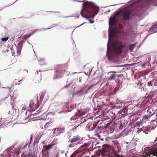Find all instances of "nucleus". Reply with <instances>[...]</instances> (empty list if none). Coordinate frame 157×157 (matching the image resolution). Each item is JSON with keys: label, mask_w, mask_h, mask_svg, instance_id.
Wrapping results in <instances>:
<instances>
[{"label": "nucleus", "mask_w": 157, "mask_h": 157, "mask_svg": "<svg viewBox=\"0 0 157 157\" xmlns=\"http://www.w3.org/2000/svg\"><path fill=\"white\" fill-rule=\"evenodd\" d=\"M86 1L83 4L82 10L81 12L82 16L86 17L87 15H92L94 16L96 15L99 10L98 7L93 3Z\"/></svg>", "instance_id": "f257e3e1"}, {"label": "nucleus", "mask_w": 157, "mask_h": 157, "mask_svg": "<svg viewBox=\"0 0 157 157\" xmlns=\"http://www.w3.org/2000/svg\"><path fill=\"white\" fill-rule=\"evenodd\" d=\"M40 104L37 98V99H33L30 102L29 107L31 108V111H33L38 108Z\"/></svg>", "instance_id": "f03ea898"}, {"label": "nucleus", "mask_w": 157, "mask_h": 157, "mask_svg": "<svg viewBox=\"0 0 157 157\" xmlns=\"http://www.w3.org/2000/svg\"><path fill=\"white\" fill-rule=\"evenodd\" d=\"M124 48V46L121 43H116L113 44L112 48L114 51L117 53L120 54L122 52V48Z\"/></svg>", "instance_id": "7ed1b4c3"}, {"label": "nucleus", "mask_w": 157, "mask_h": 157, "mask_svg": "<svg viewBox=\"0 0 157 157\" xmlns=\"http://www.w3.org/2000/svg\"><path fill=\"white\" fill-rule=\"evenodd\" d=\"M155 82H157V79L155 80L149 82L147 83H145L144 84V87L143 90H147L150 89V87L153 86L157 85V83H155Z\"/></svg>", "instance_id": "20e7f679"}, {"label": "nucleus", "mask_w": 157, "mask_h": 157, "mask_svg": "<svg viewBox=\"0 0 157 157\" xmlns=\"http://www.w3.org/2000/svg\"><path fill=\"white\" fill-rule=\"evenodd\" d=\"M62 129L61 128H58L57 129H53L51 133H52V135L51 136L53 137L55 136H57L60 133Z\"/></svg>", "instance_id": "39448f33"}, {"label": "nucleus", "mask_w": 157, "mask_h": 157, "mask_svg": "<svg viewBox=\"0 0 157 157\" xmlns=\"http://www.w3.org/2000/svg\"><path fill=\"white\" fill-rule=\"evenodd\" d=\"M80 138L81 137L79 135H77L76 136H74L72 139H70L69 141L72 144H74L76 142L79 140Z\"/></svg>", "instance_id": "423d86ee"}, {"label": "nucleus", "mask_w": 157, "mask_h": 157, "mask_svg": "<svg viewBox=\"0 0 157 157\" xmlns=\"http://www.w3.org/2000/svg\"><path fill=\"white\" fill-rule=\"evenodd\" d=\"M131 12L130 11L127 10L125 11L123 13V17L124 20H128L130 18Z\"/></svg>", "instance_id": "0eeeda50"}, {"label": "nucleus", "mask_w": 157, "mask_h": 157, "mask_svg": "<svg viewBox=\"0 0 157 157\" xmlns=\"http://www.w3.org/2000/svg\"><path fill=\"white\" fill-rule=\"evenodd\" d=\"M142 80L140 82H138L134 84V86L136 88H138L140 89H142V85L143 83L142 82Z\"/></svg>", "instance_id": "6e6552de"}, {"label": "nucleus", "mask_w": 157, "mask_h": 157, "mask_svg": "<svg viewBox=\"0 0 157 157\" xmlns=\"http://www.w3.org/2000/svg\"><path fill=\"white\" fill-rule=\"evenodd\" d=\"M34 156L35 154L32 153L27 154H25L23 153L21 154V157H34Z\"/></svg>", "instance_id": "1a4fd4ad"}, {"label": "nucleus", "mask_w": 157, "mask_h": 157, "mask_svg": "<svg viewBox=\"0 0 157 157\" xmlns=\"http://www.w3.org/2000/svg\"><path fill=\"white\" fill-rule=\"evenodd\" d=\"M41 79V75H38V72L37 73V75L35 76L34 77V80L35 81H37L38 82H40Z\"/></svg>", "instance_id": "9d476101"}, {"label": "nucleus", "mask_w": 157, "mask_h": 157, "mask_svg": "<svg viewBox=\"0 0 157 157\" xmlns=\"http://www.w3.org/2000/svg\"><path fill=\"white\" fill-rule=\"evenodd\" d=\"M110 72L113 73L111 74V75L109 77V79L110 80H114L115 77L117 76V75L116 74V72L115 71H111Z\"/></svg>", "instance_id": "9b49d317"}, {"label": "nucleus", "mask_w": 157, "mask_h": 157, "mask_svg": "<svg viewBox=\"0 0 157 157\" xmlns=\"http://www.w3.org/2000/svg\"><path fill=\"white\" fill-rule=\"evenodd\" d=\"M22 79V78H16L15 79V80H14V83L15 85H19L20 84V83H19V82L21 81Z\"/></svg>", "instance_id": "f8f14e48"}, {"label": "nucleus", "mask_w": 157, "mask_h": 157, "mask_svg": "<svg viewBox=\"0 0 157 157\" xmlns=\"http://www.w3.org/2000/svg\"><path fill=\"white\" fill-rule=\"evenodd\" d=\"M116 21L115 17H111L109 18V23L110 25H113L114 24Z\"/></svg>", "instance_id": "ddd939ff"}, {"label": "nucleus", "mask_w": 157, "mask_h": 157, "mask_svg": "<svg viewBox=\"0 0 157 157\" xmlns=\"http://www.w3.org/2000/svg\"><path fill=\"white\" fill-rule=\"evenodd\" d=\"M156 28H157V24H155L152 25L151 27L149 29V31H152Z\"/></svg>", "instance_id": "4468645a"}, {"label": "nucleus", "mask_w": 157, "mask_h": 157, "mask_svg": "<svg viewBox=\"0 0 157 157\" xmlns=\"http://www.w3.org/2000/svg\"><path fill=\"white\" fill-rule=\"evenodd\" d=\"M135 46V44H132L129 48V50L130 52H132Z\"/></svg>", "instance_id": "2eb2a0df"}, {"label": "nucleus", "mask_w": 157, "mask_h": 157, "mask_svg": "<svg viewBox=\"0 0 157 157\" xmlns=\"http://www.w3.org/2000/svg\"><path fill=\"white\" fill-rule=\"evenodd\" d=\"M49 149V145L45 146H44L43 149V151H48Z\"/></svg>", "instance_id": "dca6fc26"}, {"label": "nucleus", "mask_w": 157, "mask_h": 157, "mask_svg": "<svg viewBox=\"0 0 157 157\" xmlns=\"http://www.w3.org/2000/svg\"><path fill=\"white\" fill-rule=\"evenodd\" d=\"M121 11H117L116 12L114 16V17L116 18L117 16L118 15L121 13Z\"/></svg>", "instance_id": "f3484780"}, {"label": "nucleus", "mask_w": 157, "mask_h": 157, "mask_svg": "<svg viewBox=\"0 0 157 157\" xmlns=\"http://www.w3.org/2000/svg\"><path fill=\"white\" fill-rule=\"evenodd\" d=\"M8 37L2 38L1 39V40L2 41H6L8 40Z\"/></svg>", "instance_id": "a211bd4d"}, {"label": "nucleus", "mask_w": 157, "mask_h": 157, "mask_svg": "<svg viewBox=\"0 0 157 157\" xmlns=\"http://www.w3.org/2000/svg\"><path fill=\"white\" fill-rule=\"evenodd\" d=\"M141 124L142 123L141 122L137 121L136 123V126L139 127Z\"/></svg>", "instance_id": "6ab92c4d"}, {"label": "nucleus", "mask_w": 157, "mask_h": 157, "mask_svg": "<svg viewBox=\"0 0 157 157\" xmlns=\"http://www.w3.org/2000/svg\"><path fill=\"white\" fill-rule=\"evenodd\" d=\"M79 125L77 126H74V127L72 128V131H73L74 132V130H76L77 128V127L79 126Z\"/></svg>", "instance_id": "aec40b11"}, {"label": "nucleus", "mask_w": 157, "mask_h": 157, "mask_svg": "<svg viewBox=\"0 0 157 157\" xmlns=\"http://www.w3.org/2000/svg\"><path fill=\"white\" fill-rule=\"evenodd\" d=\"M49 126V123L48 122L46 123L45 126V129L48 128V126Z\"/></svg>", "instance_id": "412c9836"}, {"label": "nucleus", "mask_w": 157, "mask_h": 157, "mask_svg": "<svg viewBox=\"0 0 157 157\" xmlns=\"http://www.w3.org/2000/svg\"><path fill=\"white\" fill-rule=\"evenodd\" d=\"M21 52V50L20 48L18 49L17 51V54L18 55H20V54Z\"/></svg>", "instance_id": "4be33fe9"}, {"label": "nucleus", "mask_w": 157, "mask_h": 157, "mask_svg": "<svg viewBox=\"0 0 157 157\" xmlns=\"http://www.w3.org/2000/svg\"><path fill=\"white\" fill-rule=\"evenodd\" d=\"M93 126V128H90V129L91 130H93L95 128L96 126L94 125V124H92Z\"/></svg>", "instance_id": "5701e85b"}, {"label": "nucleus", "mask_w": 157, "mask_h": 157, "mask_svg": "<svg viewBox=\"0 0 157 157\" xmlns=\"http://www.w3.org/2000/svg\"><path fill=\"white\" fill-rule=\"evenodd\" d=\"M115 157H121V156L117 154H115L114 155Z\"/></svg>", "instance_id": "b1692460"}, {"label": "nucleus", "mask_w": 157, "mask_h": 157, "mask_svg": "<svg viewBox=\"0 0 157 157\" xmlns=\"http://www.w3.org/2000/svg\"><path fill=\"white\" fill-rule=\"evenodd\" d=\"M89 21L91 23H93L94 22V21H92L91 19H89Z\"/></svg>", "instance_id": "393cba45"}, {"label": "nucleus", "mask_w": 157, "mask_h": 157, "mask_svg": "<svg viewBox=\"0 0 157 157\" xmlns=\"http://www.w3.org/2000/svg\"><path fill=\"white\" fill-rule=\"evenodd\" d=\"M42 61H40V65H44V64H43L42 63Z\"/></svg>", "instance_id": "a878e982"}, {"label": "nucleus", "mask_w": 157, "mask_h": 157, "mask_svg": "<svg viewBox=\"0 0 157 157\" xmlns=\"http://www.w3.org/2000/svg\"><path fill=\"white\" fill-rule=\"evenodd\" d=\"M7 157H11V156L10 155H7Z\"/></svg>", "instance_id": "bb28decb"}, {"label": "nucleus", "mask_w": 157, "mask_h": 157, "mask_svg": "<svg viewBox=\"0 0 157 157\" xmlns=\"http://www.w3.org/2000/svg\"><path fill=\"white\" fill-rule=\"evenodd\" d=\"M121 75H117V76L118 77H121Z\"/></svg>", "instance_id": "cd10ccee"}, {"label": "nucleus", "mask_w": 157, "mask_h": 157, "mask_svg": "<svg viewBox=\"0 0 157 157\" xmlns=\"http://www.w3.org/2000/svg\"><path fill=\"white\" fill-rule=\"evenodd\" d=\"M83 90L82 89V90H79V92L80 93V92H82Z\"/></svg>", "instance_id": "c85d7f7f"}, {"label": "nucleus", "mask_w": 157, "mask_h": 157, "mask_svg": "<svg viewBox=\"0 0 157 157\" xmlns=\"http://www.w3.org/2000/svg\"><path fill=\"white\" fill-rule=\"evenodd\" d=\"M91 124H91V123H89V124H88V127H89V126L90 125H91Z\"/></svg>", "instance_id": "c756f323"}, {"label": "nucleus", "mask_w": 157, "mask_h": 157, "mask_svg": "<svg viewBox=\"0 0 157 157\" xmlns=\"http://www.w3.org/2000/svg\"><path fill=\"white\" fill-rule=\"evenodd\" d=\"M53 146V145H52L51 144H50V149L51 147Z\"/></svg>", "instance_id": "7c9ffc66"}, {"label": "nucleus", "mask_w": 157, "mask_h": 157, "mask_svg": "<svg viewBox=\"0 0 157 157\" xmlns=\"http://www.w3.org/2000/svg\"><path fill=\"white\" fill-rule=\"evenodd\" d=\"M116 144H117V145H118V142L117 141H116Z\"/></svg>", "instance_id": "2f4dec72"}, {"label": "nucleus", "mask_w": 157, "mask_h": 157, "mask_svg": "<svg viewBox=\"0 0 157 157\" xmlns=\"http://www.w3.org/2000/svg\"><path fill=\"white\" fill-rule=\"evenodd\" d=\"M31 35V34H30V35H29L28 36V37H27V38H28L29 37V36H30Z\"/></svg>", "instance_id": "473e14b6"}, {"label": "nucleus", "mask_w": 157, "mask_h": 157, "mask_svg": "<svg viewBox=\"0 0 157 157\" xmlns=\"http://www.w3.org/2000/svg\"><path fill=\"white\" fill-rule=\"evenodd\" d=\"M107 48H108V49H109V43H108V44Z\"/></svg>", "instance_id": "72a5a7b5"}, {"label": "nucleus", "mask_w": 157, "mask_h": 157, "mask_svg": "<svg viewBox=\"0 0 157 157\" xmlns=\"http://www.w3.org/2000/svg\"><path fill=\"white\" fill-rule=\"evenodd\" d=\"M26 145H25V146H24V147L22 148H25L26 147Z\"/></svg>", "instance_id": "f704fd0d"}, {"label": "nucleus", "mask_w": 157, "mask_h": 157, "mask_svg": "<svg viewBox=\"0 0 157 157\" xmlns=\"http://www.w3.org/2000/svg\"><path fill=\"white\" fill-rule=\"evenodd\" d=\"M17 155H18V154H19V151L17 152Z\"/></svg>", "instance_id": "c9c22d12"}, {"label": "nucleus", "mask_w": 157, "mask_h": 157, "mask_svg": "<svg viewBox=\"0 0 157 157\" xmlns=\"http://www.w3.org/2000/svg\"><path fill=\"white\" fill-rule=\"evenodd\" d=\"M39 112H38V113H35V114H34L33 115H36V114H37L38 113H39Z\"/></svg>", "instance_id": "e433bc0d"}, {"label": "nucleus", "mask_w": 157, "mask_h": 157, "mask_svg": "<svg viewBox=\"0 0 157 157\" xmlns=\"http://www.w3.org/2000/svg\"><path fill=\"white\" fill-rule=\"evenodd\" d=\"M108 58H109V59H110V57H109V55H108Z\"/></svg>", "instance_id": "4c0bfd02"}, {"label": "nucleus", "mask_w": 157, "mask_h": 157, "mask_svg": "<svg viewBox=\"0 0 157 157\" xmlns=\"http://www.w3.org/2000/svg\"><path fill=\"white\" fill-rule=\"evenodd\" d=\"M155 6H157V2H156V4L155 5Z\"/></svg>", "instance_id": "58836bf2"}, {"label": "nucleus", "mask_w": 157, "mask_h": 157, "mask_svg": "<svg viewBox=\"0 0 157 157\" xmlns=\"http://www.w3.org/2000/svg\"><path fill=\"white\" fill-rule=\"evenodd\" d=\"M156 140H157V138H156L155 140V141H156Z\"/></svg>", "instance_id": "ea45409f"}, {"label": "nucleus", "mask_w": 157, "mask_h": 157, "mask_svg": "<svg viewBox=\"0 0 157 157\" xmlns=\"http://www.w3.org/2000/svg\"><path fill=\"white\" fill-rule=\"evenodd\" d=\"M145 149H146V148H145V149H144V150H145Z\"/></svg>", "instance_id": "a19ab883"}]
</instances>
